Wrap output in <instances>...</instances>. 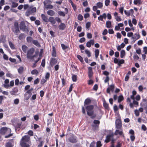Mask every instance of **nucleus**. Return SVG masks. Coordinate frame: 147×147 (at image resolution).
<instances>
[{"mask_svg": "<svg viewBox=\"0 0 147 147\" xmlns=\"http://www.w3.org/2000/svg\"><path fill=\"white\" fill-rule=\"evenodd\" d=\"M91 102V100L89 98L86 99L84 102V105L85 107L86 105H88L90 104Z\"/></svg>", "mask_w": 147, "mask_h": 147, "instance_id": "5701e85b", "label": "nucleus"}, {"mask_svg": "<svg viewBox=\"0 0 147 147\" xmlns=\"http://www.w3.org/2000/svg\"><path fill=\"white\" fill-rule=\"evenodd\" d=\"M125 53L124 50H122L121 52L120 57L121 58H123L124 56L125 55Z\"/></svg>", "mask_w": 147, "mask_h": 147, "instance_id": "72a5a7b5", "label": "nucleus"}, {"mask_svg": "<svg viewBox=\"0 0 147 147\" xmlns=\"http://www.w3.org/2000/svg\"><path fill=\"white\" fill-rule=\"evenodd\" d=\"M100 123V121L98 120H94L93 121V124H94L95 125H98L99 126Z\"/></svg>", "mask_w": 147, "mask_h": 147, "instance_id": "a18cd8bd", "label": "nucleus"}, {"mask_svg": "<svg viewBox=\"0 0 147 147\" xmlns=\"http://www.w3.org/2000/svg\"><path fill=\"white\" fill-rule=\"evenodd\" d=\"M47 14L50 16H53L55 14V12L54 11L52 10H50L47 11Z\"/></svg>", "mask_w": 147, "mask_h": 147, "instance_id": "bb28decb", "label": "nucleus"}, {"mask_svg": "<svg viewBox=\"0 0 147 147\" xmlns=\"http://www.w3.org/2000/svg\"><path fill=\"white\" fill-rule=\"evenodd\" d=\"M11 130L10 128L6 127H3L1 129L0 133L1 134H4L11 133Z\"/></svg>", "mask_w": 147, "mask_h": 147, "instance_id": "0eeeda50", "label": "nucleus"}, {"mask_svg": "<svg viewBox=\"0 0 147 147\" xmlns=\"http://www.w3.org/2000/svg\"><path fill=\"white\" fill-rule=\"evenodd\" d=\"M91 25V23L90 22H88L86 24V28L88 29L90 27Z\"/></svg>", "mask_w": 147, "mask_h": 147, "instance_id": "052dcab7", "label": "nucleus"}, {"mask_svg": "<svg viewBox=\"0 0 147 147\" xmlns=\"http://www.w3.org/2000/svg\"><path fill=\"white\" fill-rule=\"evenodd\" d=\"M142 2L141 0H134V3L135 5H140L142 4Z\"/></svg>", "mask_w": 147, "mask_h": 147, "instance_id": "c756f323", "label": "nucleus"}, {"mask_svg": "<svg viewBox=\"0 0 147 147\" xmlns=\"http://www.w3.org/2000/svg\"><path fill=\"white\" fill-rule=\"evenodd\" d=\"M123 7H121L119 8V11L122 14L123 13Z\"/></svg>", "mask_w": 147, "mask_h": 147, "instance_id": "69168bd1", "label": "nucleus"}, {"mask_svg": "<svg viewBox=\"0 0 147 147\" xmlns=\"http://www.w3.org/2000/svg\"><path fill=\"white\" fill-rule=\"evenodd\" d=\"M19 102V100L18 98H16L14 100V103L15 105H17Z\"/></svg>", "mask_w": 147, "mask_h": 147, "instance_id": "864d4df0", "label": "nucleus"}, {"mask_svg": "<svg viewBox=\"0 0 147 147\" xmlns=\"http://www.w3.org/2000/svg\"><path fill=\"white\" fill-rule=\"evenodd\" d=\"M85 38L84 37H82L80 39L79 42L80 43H82L84 42L85 41Z\"/></svg>", "mask_w": 147, "mask_h": 147, "instance_id": "774afa93", "label": "nucleus"}, {"mask_svg": "<svg viewBox=\"0 0 147 147\" xmlns=\"http://www.w3.org/2000/svg\"><path fill=\"white\" fill-rule=\"evenodd\" d=\"M38 72L37 70L36 69H34L32 70L31 72V74L32 75L34 74H38Z\"/></svg>", "mask_w": 147, "mask_h": 147, "instance_id": "37998d69", "label": "nucleus"}, {"mask_svg": "<svg viewBox=\"0 0 147 147\" xmlns=\"http://www.w3.org/2000/svg\"><path fill=\"white\" fill-rule=\"evenodd\" d=\"M6 38L5 35L3 34L1 35L0 38V43L5 42L6 41Z\"/></svg>", "mask_w": 147, "mask_h": 147, "instance_id": "6ab92c4d", "label": "nucleus"}, {"mask_svg": "<svg viewBox=\"0 0 147 147\" xmlns=\"http://www.w3.org/2000/svg\"><path fill=\"white\" fill-rule=\"evenodd\" d=\"M53 51L52 53V55L53 57H56V53L55 47L53 46Z\"/></svg>", "mask_w": 147, "mask_h": 147, "instance_id": "c85d7f7f", "label": "nucleus"}, {"mask_svg": "<svg viewBox=\"0 0 147 147\" xmlns=\"http://www.w3.org/2000/svg\"><path fill=\"white\" fill-rule=\"evenodd\" d=\"M106 27L107 28H110L111 27V22L109 21H107L106 23Z\"/></svg>", "mask_w": 147, "mask_h": 147, "instance_id": "2f4dec72", "label": "nucleus"}, {"mask_svg": "<svg viewBox=\"0 0 147 147\" xmlns=\"http://www.w3.org/2000/svg\"><path fill=\"white\" fill-rule=\"evenodd\" d=\"M12 31L13 32H14L15 34L16 35H18V33L20 32V31L19 29H18H18L15 30H14L13 29H12Z\"/></svg>", "mask_w": 147, "mask_h": 147, "instance_id": "de8ad7c7", "label": "nucleus"}, {"mask_svg": "<svg viewBox=\"0 0 147 147\" xmlns=\"http://www.w3.org/2000/svg\"><path fill=\"white\" fill-rule=\"evenodd\" d=\"M88 70V76L90 78H91L92 77L93 74L92 67H89Z\"/></svg>", "mask_w": 147, "mask_h": 147, "instance_id": "4468645a", "label": "nucleus"}, {"mask_svg": "<svg viewBox=\"0 0 147 147\" xmlns=\"http://www.w3.org/2000/svg\"><path fill=\"white\" fill-rule=\"evenodd\" d=\"M77 57L80 60L81 62L83 61V59L82 57L79 55H78L77 56Z\"/></svg>", "mask_w": 147, "mask_h": 147, "instance_id": "6e6d98bb", "label": "nucleus"}, {"mask_svg": "<svg viewBox=\"0 0 147 147\" xmlns=\"http://www.w3.org/2000/svg\"><path fill=\"white\" fill-rule=\"evenodd\" d=\"M134 113L136 116H138L140 115L139 111L137 109H136L135 110Z\"/></svg>", "mask_w": 147, "mask_h": 147, "instance_id": "4d7b16f0", "label": "nucleus"}, {"mask_svg": "<svg viewBox=\"0 0 147 147\" xmlns=\"http://www.w3.org/2000/svg\"><path fill=\"white\" fill-rule=\"evenodd\" d=\"M68 140L69 142L72 143H75L77 142L76 137L73 135L69 137Z\"/></svg>", "mask_w": 147, "mask_h": 147, "instance_id": "1a4fd4ad", "label": "nucleus"}, {"mask_svg": "<svg viewBox=\"0 0 147 147\" xmlns=\"http://www.w3.org/2000/svg\"><path fill=\"white\" fill-rule=\"evenodd\" d=\"M18 4L17 3H16L14 2H12V7H16L18 6Z\"/></svg>", "mask_w": 147, "mask_h": 147, "instance_id": "e2e57ef3", "label": "nucleus"}, {"mask_svg": "<svg viewBox=\"0 0 147 147\" xmlns=\"http://www.w3.org/2000/svg\"><path fill=\"white\" fill-rule=\"evenodd\" d=\"M26 40L28 43H31L33 40L32 38L31 37H27L26 38Z\"/></svg>", "mask_w": 147, "mask_h": 147, "instance_id": "f704fd0d", "label": "nucleus"}, {"mask_svg": "<svg viewBox=\"0 0 147 147\" xmlns=\"http://www.w3.org/2000/svg\"><path fill=\"white\" fill-rule=\"evenodd\" d=\"M102 145L101 143V142L100 141H97L96 142V147H100Z\"/></svg>", "mask_w": 147, "mask_h": 147, "instance_id": "13d9d810", "label": "nucleus"}, {"mask_svg": "<svg viewBox=\"0 0 147 147\" xmlns=\"http://www.w3.org/2000/svg\"><path fill=\"white\" fill-rule=\"evenodd\" d=\"M36 7H33V6H30L25 12V15L26 16H28L31 15H34L36 12Z\"/></svg>", "mask_w": 147, "mask_h": 147, "instance_id": "7ed1b4c3", "label": "nucleus"}, {"mask_svg": "<svg viewBox=\"0 0 147 147\" xmlns=\"http://www.w3.org/2000/svg\"><path fill=\"white\" fill-rule=\"evenodd\" d=\"M87 111V115L91 116V118L92 119H94L96 116V114H94V112L93 109L94 106L93 105H89L85 107Z\"/></svg>", "mask_w": 147, "mask_h": 147, "instance_id": "f03ea898", "label": "nucleus"}, {"mask_svg": "<svg viewBox=\"0 0 147 147\" xmlns=\"http://www.w3.org/2000/svg\"><path fill=\"white\" fill-rule=\"evenodd\" d=\"M130 138L131 141H134L135 139L134 135H131L130 136Z\"/></svg>", "mask_w": 147, "mask_h": 147, "instance_id": "338daca9", "label": "nucleus"}, {"mask_svg": "<svg viewBox=\"0 0 147 147\" xmlns=\"http://www.w3.org/2000/svg\"><path fill=\"white\" fill-rule=\"evenodd\" d=\"M49 22H50L53 24H55L56 23V21L54 18L53 17H50L49 19Z\"/></svg>", "mask_w": 147, "mask_h": 147, "instance_id": "412c9836", "label": "nucleus"}, {"mask_svg": "<svg viewBox=\"0 0 147 147\" xmlns=\"http://www.w3.org/2000/svg\"><path fill=\"white\" fill-rule=\"evenodd\" d=\"M57 62V61L56 59L52 58L51 59L50 63V65L53 67V65L56 64Z\"/></svg>", "mask_w": 147, "mask_h": 147, "instance_id": "ddd939ff", "label": "nucleus"}, {"mask_svg": "<svg viewBox=\"0 0 147 147\" xmlns=\"http://www.w3.org/2000/svg\"><path fill=\"white\" fill-rule=\"evenodd\" d=\"M99 53V50L98 49H96L95 51V57L96 59H97L98 57Z\"/></svg>", "mask_w": 147, "mask_h": 147, "instance_id": "473e14b6", "label": "nucleus"}, {"mask_svg": "<svg viewBox=\"0 0 147 147\" xmlns=\"http://www.w3.org/2000/svg\"><path fill=\"white\" fill-rule=\"evenodd\" d=\"M142 106L143 107H144V109L146 110H147V102H146L145 103H144L142 105Z\"/></svg>", "mask_w": 147, "mask_h": 147, "instance_id": "0e129e2a", "label": "nucleus"}, {"mask_svg": "<svg viewBox=\"0 0 147 147\" xmlns=\"http://www.w3.org/2000/svg\"><path fill=\"white\" fill-rule=\"evenodd\" d=\"M72 80L73 82H75L77 80V76L76 75H74L72 76Z\"/></svg>", "mask_w": 147, "mask_h": 147, "instance_id": "bf43d9fd", "label": "nucleus"}, {"mask_svg": "<svg viewBox=\"0 0 147 147\" xmlns=\"http://www.w3.org/2000/svg\"><path fill=\"white\" fill-rule=\"evenodd\" d=\"M61 45L62 49L63 50L66 49L67 48H68V47L65 46L63 44H61Z\"/></svg>", "mask_w": 147, "mask_h": 147, "instance_id": "8fccbe9b", "label": "nucleus"}, {"mask_svg": "<svg viewBox=\"0 0 147 147\" xmlns=\"http://www.w3.org/2000/svg\"><path fill=\"white\" fill-rule=\"evenodd\" d=\"M114 90V85L113 84H112L109 86L107 90V92L109 93H110V91L113 92Z\"/></svg>", "mask_w": 147, "mask_h": 147, "instance_id": "9b49d317", "label": "nucleus"}, {"mask_svg": "<svg viewBox=\"0 0 147 147\" xmlns=\"http://www.w3.org/2000/svg\"><path fill=\"white\" fill-rule=\"evenodd\" d=\"M32 43L34 45L38 47L40 46V45L39 43L37 40H33L32 41Z\"/></svg>", "mask_w": 147, "mask_h": 147, "instance_id": "ea45409f", "label": "nucleus"}, {"mask_svg": "<svg viewBox=\"0 0 147 147\" xmlns=\"http://www.w3.org/2000/svg\"><path fill=\"white\" fill-rule=\"evenodd\" d=\"M115 127L118 129L122 128V122L120 119H117L115 121Z\"/></svg>", "mask_w": 147, "mask_h": 147, "instance_id": "6e6552de", "label": "nucleus"}, {"mask_svg": "<svg viewBox=\"0 0 147 147\" xmlns=\"http://www.w3.org/2000/svg\"><path fill=\"white\" fill-rule=\"evenodd\" d=\"M83 17L82 16L81 14H79L78 17V19L80 20L81 21L83 19Z\"/></svg>", "mask_w": 147, "mask_h": 147, "instance_id": "603ef678", "label": "nucleus"}, {"mask_svg": "<svg viewBox=\"0 0 147 147\" xmlns=\"http://www.w3.org/2000/svg\"><path fill=\"white\" fill-rule=\"evenodd\" d=\"M94 44V41L93 40H91L89 41L86 44V46L88 47H90L91 45H93Z\"/></svg>", "mask_w": 147, "mask_h": 147, "instance_id": "a211bd4d", "label": "nucleus"}, {"mask_svg": "<svg viewBox=\"0 0 147 147\" xmlns=\"http://www.w3.org/2000/svg\"><path fill=\"white\" fill-rule=\"evenodd\" d=\"M6 147H13V145H12L11 143L10 142H8L6 144Z\"/></svg>", "mask_w": 147, "mask_h": 147, "instance_id": "5fc2aeb1", "label": "nucleus"}, {"mask_svg": "<svg viewBox=\"0 0 147 147\" xmlns=\"http://www.w3.org/2000/svg\"><path fill=\"white\" fill-rule=\"evenodd\" d=\"M20 29L22 30L23 32L27 33L29 32L28 27L26 25L24 21H22L20 23Z\"/></svg>", "mask_w": 147, "mask_h": 147, "instance_id": "423d86ee", "label": "nucleus"}, {"mask_svg": "<svg viewBox=\"0 0 147 147\" xmlns=\"http://www.w3.org/2000/svg\"><path fill=\"white\" fill-rule=\"evenodd\" d=\"M9 44L10 47L11 49H15L13 44L11 41L9 42Z\"/></svg>", "mask_w": 147, "mask_h": 147, "instance_id": "58836bf2", "label": "nucleus"}, {"mask_svg": "<svg viewBox=\"0 0 147 147\" xmlns=\"http://www.w3.org/2000/svg\"><path fill=\"white\" fill-rule=\"evenodd\" d=\"M14 83H4L3 85V86L6 88H9L13 86H14Z\"/></svg>", "mask_w": 147, "mask_h": 147, "instance_id": "2eb2a0df", "label": "nucleus"}, {"mask_svg": "<svg viewBox=\"0 0 147 147\" xmlns=\"http://www.w3.org/2000/svg\"><path fill=\"white\" fill-rule=\"evenodd\" d=\"M18 91V89L17 88H14L10 92V93L11 95H16Z\"/></svg>", "mask_w": 147, "mask_h": 147, "instance_id": "dca6fc26", "label": "nucleus"}, {"mask_svg": "<svg viewBox=\"0 0 147 147\" xmlns=\"http://www.w3.org/2000/svg\"><path fill=\"white\" fill-rule=\"evenodd\" d=\"M103 106L104 107L107 109H109V105L106 102L105 100H103Z\"/></svg>", "mask_w": 147, "mask_h": 147, "instance_id": "cd10ccee", "label": "nucleus"}, {"mask_svg": "<svg viewBox=\"0 0 147 147\" xmlns=\"http://www.w3.org/2000/svg\"><path fill=\"white\" fill-rule=\"evenodd\" d=\"M33 90V88H32L27 91L26 93L28 94V97H24V98L26 100H28L30 98L32 95V91Z\"/></svg>", "mask_w": 147, "mask_h": 147, "instance_id": "f8f14e48", "label": "nucleus"}, {"mask_svg": "<svg viewBox=\"0 0 147 147\" xmlns=\"http://www.w3.org/2000/svg\"><path fill=\"white\" fill-rule=\"evenodd\" d=\"M24 34L23 33H21L19 35L18 38L20 40H22L25 38Z\"/></svg>", "mask_w": 147, "mask_h": 147, "instance_id": "c9c22d12", "label": "nucleus"}, {"mask_svg": "<svg viewBox=\"0 0 147 147\" xmlns=\"http://www.w3.org/2000/svg\"><path fill=\"white\" fill-rule=\"evenodd\" d=\"M18 70L19 74H21L23 72L24 67L22 66H21L18 69Z\"/></svg>", "mask_w": 147, "mask_h": 147, "instance_id": "e433bc0d", "label": "nucleus"}, {"mask_svg": "<svg viewBox=\"0 0 147 147\" xmlns=\"http://www.w3.org/2000/svg\"><path fill=\"white\" fill-rule=\"evenodd\" d=\"M35 51V49L32 48L29 49L27 52V57L29 59H32L36 56L35 55L33 54Z\"/></svg>", "mask_w": 147, "mask_h": 147, "instance_id": "39448f33", "label": "nucleus"}, {"mask_svg": "<svg viewBox=\"0 0 147 147\" xmlns=\"http://www.w3.org/2000/svg\"><path fill=\"white\" fill-rule=\"evenodd\" d=\"M140 38V36L139 34L138 33H136L132 36V38L134 39H135L136 40H137Z\"/></svg>", "mask_w": 147, "mask_h": 147, "instance_id": "393cba45", "label": "nucleus"}, {"mask_svg": "<svg viewBox=\"0 0 147 147\" xmlns=\"http://www.w3.org/2000/svg\"><path fill=\"white\" fill-rule=\"evenodd\" d=\"M66 28L65 24L63 23H61L59 26V30H64Z\"/></svg>", "mask_w": 147, "mask_h": 147, "instance_id": "aec40b11", "label": "nucleus"}, {"mask_svg": "<svg viewBox=\"0 0 147 147\" xmlns=\"http://www.w3.org/2000/svg\"><path fill=\"white\" fill-rule=\"evenodd\" d=\"M51 1L50 0H45L44 2L43 3L44 6H45L48 4H51Z\"/></svg>", "mask_w": 147, "mask_h": 147, "instance_id": "a19ab883", "label": "nucleus"}, {"mask_svg": "<svg viewBox=\"0 0 147 147\" xmlns=\"http://www.w3.org/2000/svg\"><path fill=\"white\" fill-rule=\"evenodd\" d=\"M14 29L15 30L18 29L19 28V25L18 23L17 22H15L14 23Z\"/></svg>", "mask_w": 147, "mask_h": 147, "instance_id": "79ce46f5", "label": "nucleus"}, {"mask_svg": "<svg viewBox=\"0 0 147 147\" xmlns=\"http://www.w3.org/2000/svg\"><path fill=\"white\" fill-rule=\"evenodd\" d=\"M107 133H109L110 134L108 135L107 136L106 139L105 140V142L107 143L110 141L111 138H113L114 134L113 132H111L110 130L105 129L104 131V133L106 134Z\"/></svg>", "mask_w": 147, "mask_h": 147, "instance_id": "20e7f679", "label": "nucleus"}, {"mask_svg": "<svg viewBox=\"0 0 147 147\" xmlns=\"http://www.w3.org/2000/svg\"><path fill=\"white\" fill-rule=\"evenodd\" d=\"M124 63V60L123 59H121L120 61H119L118 63V65L119 66H120L122 64H123Z\"/></svg>", "mask_w": 147, "mask_h": 147, "instance_id": "c03bdc74", "label": "nucleus"}, {"mask_svg": "<svg viewBox=\"0 0 147 147\" xmlns=\"http://www.w3.org/2000/svg\"><path fill=\"white\" fill-rule=\"evenodd\" d=\"M45 6L46 8L47 9H52L53 7V6L52 5L50 4L47 5Z\"/></svg>", "mask_w": 147, "mask_h": 147, "instance_id": "3c124183", "label": "nucleus"}, {"mask_svg": "<svg viewBox=\"0 0 147 147\" xmlns=\"http://www.w3.org/2000/svg\"><path fill=\"white\" fill-rule=\"evenodd\" d=\"M114 15L115 17V19L117 21L119 22L121 21V19L119 16H118V13L117 12H115L114 13Z\"/></svg>", "mask_w": 147, "mask_h": 147, "instance_id": "f3484780", "label": "nucleus"}, {"mask_svg": "<svg viewBox=\"0 0 147 147\" xmlns=\"http://www.w3.org/2000/svg\"><path fill=\"white\" fill-rule=\"evenodd\" d=\"M98 85L97 84H95L94 86L93 90L94 91H96L98 88Z\"/></svg>", "mask_w": 147, "mask_h": 147, "instance_id": "680f3d73", "label": "nucleus"}, {"mask_svg": "<svg viewBox=\"0 0 147 147\" xmlns=\"http://www.w3.org/2000/svg\"><path fill=\"white\" fill-rule=\"evenodd\" d=\"M85 53L88 56V57H90L91 56V53L90 52L87 50H85Z\"/></svg>", "mask_w": 147, "mask_h": 147, "instance_id": "49530a36", "label": "nucleus"}, {"mask_svg": "<svg viewBox=\"0 0 147 147\" xmlns=\"http://www.w3.org/2000/svg\"><path fill=\"white\" fill-rule=\"evenodd\" d=\"M92 129L94 131H97L98 130L99 126L98 125L92 124Z\"/></svg>", "mask_w": 147, "mask_h": 147, "instance_id": "a878e982", "label": "nucleus"}, {"mask_svg": "<svg viewBox=\"0 0 147 147\" xmlns=\"http://www.w3.org/2000/svg\"><path fill=\"white\" fill-rule=\"evenodd\" d=\"M124 99L123 96L121 95L119 96L118 98V102L119 103L123 100Z\"/></svg>", "mask_w": 147, "mask_h": 147, "instance_id": "4c0bfd02", "label": "nucleus"}, {"mask_svg": "<svg viewBox=\"0 0 147 147\" xmlns=\"http://www.w3.org/2000/svg\"><path fill=\"white\" fill-rule=\"evenodd\" d=\"M22 49L23 51L25 53H27L28 50V48L25 45H23L22 46Z\"/></svg>", "mask_w": 147, "mask_h": 147, "instance_id": "b1692460", "label": "nucleus"}, {"mask_svg": "<svg viewBox=\"0 0 147 147\" xmlns=\"http://www.w3.org/2000/svg\"><path fill=\"white\" fill-rule=\"evenodd\" d=\"M30 142V137L28 135H25L22 137L20 144L22 147H30L28 144Z\"/></svg>", "mask_w": 147, "mask_h": 147, "instance_id": "f257e3e1", "label": "nucleus"}, {"mask_svg": "<svg viewBox=\"0 0 147 147\" xmlns=\"http://www.w3.org/2000/svg\"><path fill=\"white\" fill-rule=\"evenodd\" d=\"M58 14L60 16H62L64 17L65 16V13L64 12L59 11L58 12Z\"/></svg>", "mask_w": 147, "mask_h": 147, "instance_id": "09e8293b", "label": "nucleus"}, {"mask_svg": "<svg viewBox=\"0 0 147 147\" xmlns=\"http://www.w3.org/2000/svg\"><path fill=\"white\" fill-rule=\"evenodd\" d=\"M41 17H42V20L46 22H49V19H48L47 17L45 16L44 14H42L41 15Z\"/></svg>", "mask_w": 147, "mask_h": 147, "instance_id": "4be33fe9", "label": "nucleus"}, {"mask_svg": "<svg viewBox=\"0 0 147 147\" xmlns=\"http://www.w3.org/2000/svg\"><path fill=\"white\" fill-rule=\"evenodd\" d=\"M120 129V130L119 129H116L114 133L115 135H117L118 134H119L120 136H124V135L123 133L122 128Z\"/></svg>", "mask_w": 147, "mask_h": 147, "instance_id": "9d476101", "label": "nucleus"}, {"mask_svg": "<svg viewBox=\"0 0 147 147\" xmlns=\"http://www.w3.org/2000/svg\"><path fill=\"white\" fill-rule=\"evenodd\" d=\"M96 5L99 8H102L103 7L102 3L100 2L97 3Z\"/></svg>", "mask_w": 147, "mask_h": 147, "instance_id": "7c9ffc66", "label": "nucleus"}]
</instances>
